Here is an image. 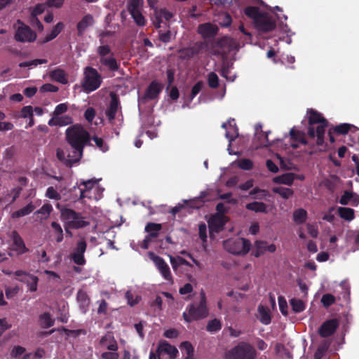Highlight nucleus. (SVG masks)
<instances>
[{
	"mask_svg": "<svg viewBox=\"0 0 359 359\" xmlns=\"http://www.w3.org/2000/svg\"><path fill=\"white\" fill-rule=\"evenodd\" d=\"M245 14L253 20L256 28L262 32H268L276 27L275 21L266 13L258 8L249 6L245 9Z\"/></svg>",
	"mask_w": 359,
	"mask_h": 359,
	"instance_id": "3",
	"label": "nucleus"
},
{
	"mask_svg": "<svg viewBox=\"0 0 359 359\" xmlns=\"http://www.w3.org/2000/svg\"><path fill=\"white\" fill-rule=\"evenodd\" d=\"M170 262L174 271H177L182 265L191 267V264L189 262L180 256H170Z\"/></svg>",
	"mask_w": 359,
	"mask_h": 359,
	"instance_id": "38",
	"label": "nucleus"
},
{
	"mask_svg": "<svg viewBox=\"0 0 359 359\" xmlns=\"http://www.w3.org/2000/svg\"><path fill=\"white\" fill-rule=\"evenodd\" d=\"M222 128L226 130L225 136L229 142V147L231 143L238 135V129L234 123V119H230L226 123L222 124Z\"/></svg>",
	"mask_w": 359,
	"mask_h": 359,
	"instance_id": "20",
	"label": "nucleus"
},
{
	"mask_svg": "<svg viewBox=\"0 0 359 359\" xmlns=\"http://www.w3.org/2000/svg\"><path fill=\"white\" fill-rule=\"evenodd\" d=\"M252 198L263 199L268 196L267 191L259 188H255L250 192Z\"/></svg>",
	"mask_w": 359,
	"mask_h": 359,
	"instance_id": "55",
	"label": "nucleus"
},
{
	"mask_svg": "<svg viewBox=\"0 0 359 359\" xmlns=\"http://www.w3.org/2000/svg\"><path fill=\"white\" fill-rule=\"evenodd\" d=\"M200 302L198 306H190L188 313H183L184 319L190 323L192 320L204 318L208 315V309L206 306V297L205 292L201 291L200 293Z\"/></svg>",
	"mask_w": 359,
	"mask_h": 359,
	"instance_id": "7",
	"label": "nucleus"
},
{
	"mask_svg": "<svg viewBox=\"0 0 359 359\" xmlns=\"http://www.w3.org/2000/svg\"><path fill=\"white\" fill-rule=\"evenodd\" d=\"M158 0H147L149 6L154 9V16L152 18L153 24L156 28L161 27V24L163 22V19L168 21L172 17V14L165 9H157L155 8Z\"/></svg>",
	"mask_w": 359,
	"mask_h": 359,
	"instance_id": "12",
	"label": "nucleus"
},
{
	"mask_svg": "<svg viewBox=\"0 0 359 359\" xmlns=\"http://www.w3.org/2000/svg\"><path fill=\"white\" fill-rule=\"evenodd\" d=\"M60 212L61 218L67 228L81 229L90 224L81 214L76 212L72 209L61 208Z\"/></svg>",
	"mask_w": 359,
	"mask_h": 359,
	"instance_id": "5",
	"label": "nucleus"
},
{
	"mask_svg": "<svg viewBox=\"0 0 359 359\" xmlns=\"http://www.w3.org/2000/svg\"><path fill=\"white\" fill-rule=\"evenodd\" d=\"M87 247V243L83 238H81L76 243L75 248L74 249L71 257L74 262L78 265H83L86 263V260L83 256Z\"/></svg>",
	"mask_w": 359,
	"mask_h": 359,
	"instance_id": "14",
	"label": "nucleus"
},
{
	"mask_svg": "<svg viewBox=\"0 0 359 359\" xmlns=\"http://www.w3.org/2000/svg\"><path fill=\"white\" fill-rule=\"evenodd\" d=\"M162 85L156 81H153L146 92V97L150 100L155 99L162 90Z\"/></svg>",
	"mask_w": 359,
	"mask_h": 359,
	"instance_id": "31",
	"label": "nucleus"
},
{
	"mask_svg": "<svg viewBox=\"0 0 359 359\" xmlns=\"http://www.w3.org/2000/svg\"><path fill=\"white\" fill-rule=\"evenodd\" d=\"M97 54L100 57V60L103 57H106L107 56H111L113 55L111 53V48L108 45H101L97 48Z\"/></svg>",
	"mask_w": 359,
	"mask_h": 359,
	"instance_id": "52",
	"label": "nucleus"
},
{
	"mask_svg": "<svg viewBox=\"0 0 359 359\" xmlns=\"http://www.w3.org/2000/svg\"><path fill=\"white\" fill-rule=\"evenodd\" d=\"M111 102L109 104V107L107 111V115L110 121L113 120L115 118V116L118 109V101L114 93H111Z\"/></svg>",
	"mask_w": 359,
	"mask_h": 359,
	"instance_id": "30",
	"label": "nucleus"
},
{
	"mask_svg": "<svg viewBox=\"0 0 359 359\" xmlns=\"http://www.w3.org/2000/svg\"><path fill=\"white\" fill-rule=\"evenodd\" d=\"M80 198H89L97 201L102 197L103 189L98 185V180L92 179L79 184Z\"/></svg>",
	"mask_w": 359,
	"mask_h": 359,
	"instance_id": "4",
	"label": "nucleus"
},
{
	"mask_svg": "<svg viewBox=\"0 0 359 359\" xmlns=\"http://www.w3.org/2000/svg\"><path fill=\"white\" fill-rule=\"evenodd\" d=\"M102 83V76L98 72L91 67H86L83 70V79L81 83L83 90L89 93L97 90Z\"/></svg>",
	"mask_w": 359,
	"mask_h": 359,
	"instance_id": "6",
	"label": "nucleus"
},
{
	"mask_svg": "<svg viewBox=\"0 0 359 359\" xmlns=\"http://www.w3.org/2000/svg\"><path fill=\"white\" fill-rule=\"evenodd\" d=\"M47 60L45 59H35L30 61L22 62L19 64L20 67H32L38 65L45 64Z\"/></svg>",
	"mask_w": 359,
	"mask_h": 359,
	"instance_id": "53",
	"label": "nucleus"
},
{
	"mask_svg": "<svg viewBox=\"0 0 359 359\" xmlns=\"http://www.w3.org/2000/svg\"><path fill=\"white\" fill-rule=\"evenodd\" d=\"M102 358L103 359H118V354L116 351H110L103 352L101 355Z\"/></svg>",
	"mask_w": 359,
	"mask_h": 359,
	"instance_id": "64",
	"label": "nucleus"
},
{
	"mask_svg": "<svg viewBox=\"0 0 359 359\" xmlns=\"http://www.w3.org/2000/svg\"><path fill=\"white\" fill-rule=\"evenodd\" d=\"M100 61L102 65L106 66L111 71H116L118 68L116 60L113 55L103 57L102 59L100 60Z\"/></svg>",
	"mask_w": 359,
	"mask_h": 359,
	"instance_id": "39",
	"label": "nucleus"
},
{
	"mask_svg": "<svg viewBox=\"0 0 359 359\" xmlns=\"http://www.w3.org/2000/svg\"><path fill=\"white\" fill-rule=\"evenodd\" d=\"M198 31L203 38H210L217 34L218 27L211 23H205L198 27Z\"/></svg>",
	"mask_w": 359,
	"mask_h": 359,
	"instance_id": "22",
	"label": "nucleus"
},
{
	"mask_svg": "<svg viewBox=\"0 0 359 359\" xmlns=\"http://www.w3.org/2000/svg\"><path fill=\"white\" fill-rule=\"evenodd\" d=\"M339 203L341 205L351 204L353 206H357L359 204V196L355 193L346 191L341 196Z\"/></svg>",
	"mask_w": 359,
	"mask_h": 359,
	"instance_id": "26",
	"label": "nucleus"
},
{
	"mask_svg": "<svg viewBox=\"0 0 359 359\" xmlns=\"http://www.w3.org/2000/svg\"><path fill=\"white\" fill-rule=\"evenodd\" d=\"M208 83L210 88H215L219 85V78L214 72H210L207 76Z\"/></svg>",
	"mask_w": 359,
	"mask_h": 359,
	"instance_id": "56",
	"label": "nucleus"
},
{
	"mask_svg": "<svg viewBox=\"0 0 359 359\" xmlns=\"http://www.w3.org/2000/svg\"><path fill=\"white\" fill-rule=\"evenodd\" d=\"M246 208L255 212H268V206L263 202H252L246 205Z\"/></svg>",
	"mask_w": 359,
	"mask_h": 359,
	"instance_id": "36",
	"label": "nucleus"
},
{
	"mask_svg": "<svg viewBox=\"0 0 359 359\" xmlns=\"http://www.w3.org/2000/svg\"><path fill=\"white\" fill-rule=\"evenodd\" d=\"M14 274L19 280L26 283L30 292L37 290L39 278L36 276L27 273L23 271H17Z\"/></svg>",
	"mask_w": 359,
	"mask_h": 359,
	"instance_id": "16",
	"label": "nucleus"
},
{
	"mask_svg": "<svg viewBox=\"0 0 359 359\" xmlns=\"http://www.w3.org/2000/svg\"><path fill=\"white\" fill-rule=\"evenodd\" d=\"M51 78L61 83H66L67 82L65 74L62 69H55L51 72Z\"/></svg>",
	"mask_w": 359,
	"mask_h": 359,
	"instance_id": "46",
	"label": "nucleus"
},
{
	"mask_svg": "<svg viewBox=\"0 0 359 359\" xmlns=\"http://www.w3.org/2000/svg\"><path fill=\"white\" fill-rule=\"evenodd\" d=\"M67 140L73 149L74 155L68 154L62 148L56 151L57 158L66 165L77 162L82 156L84 146L89 142L88 133L80 125H74L66 130Z\"/></svg>",
	"mask_w": 359,
	"mask_h": 359,
	"instance_id": "1",
	"label": "nucleus"
},
{
	"mask_svg": "<svg viewBox=\"0 0 359 359\" xmlns=\"http://www.w3.org/2000/svg\"><path fill=\"white\" fill-rule=\"evenodd\" d=\"M161 229V225L159 224L149 223L145 227V231L148 233V236L146 237L144 242H149L153 238H156Z\"/></svg>",
	"mask_w": 359,
	"mask_h": 359,
	"instance_id": "28",
	"label": "nucleus"
},
{
	"mask_svg": "<svg viewBox=\"0 0 359 359\" xmlns=\"http://www.w3.org/2000/svg\"><path fill=\"white\" fill-rule=\"evenodd\" d=\"M196 51L194 48H184L179 51V57L182 59H189L192 57Z\"/></svg>",
	"mask_w": 359,
	"mask_h": 359,
	"instance_id": "54",
	"label": "nucleus"
},
{
	"mask_svg": "<svg viewBox=\"0 0 359 359\" xmlns=\"http://www.w3.org/2000/svg\"><path fill=\"white\" fill-rule=\"evenodd\" d=\"M339 326L336 319H332L325 322L319 330V334L323 337L332 335Z\"/></svg>",
	"mask_w": 359,
	"mask_h": 359,
	"instance_id": "19",
	"label": "nucleus"
},
{
	"mask_svg": "<svg viewBox=\"0 0 359 359\" xmlns=\"http://www.w3.org/2000/svg\"><path fill=\"white\" fill-rule=\"evenodd\" d=\"M278 306L282 314L286 316L287 314V304L284 297H278Z\"/></svg>",
	"mask_w": 359,
	"mask_h": 359,
	"instance_id": "61",
	"label": "nucleus"
},
{
	"mask_svg": "<svg viewBox=\"0 0 359 359\" xmlns=\"http://www.w3.org/2000/svg\"><path fill=\"white\" fill-rule=\"evenodd\" d=\"M335 301V298L330 294H325L321 298V302L324 306L327 307L332 305Z\"/></svg>",
	"mask_w": 359,
	"mask_h": 359,
	"instance_id": "59",
	"label": "nucleus"
},
{
	"mask_svg": "<svg viewBox=\"0 0 359 359\" xmlns=\"http://www.w3.org/2000/svg\"><path fill=\"white\" fill-rule=\"evenodd\" d=\"M276 250V246L273 243H269L266 241H257L255 243L254 255L259 257L266 252H274Z\"/></svg>",
	"mask_w": 359,
	"mask_h": 359,
	"instance_id": "18",
	"label": "nucleus"
},
{
	"mask_svg": "<svg viewBox=\"0 0 359 359\" xmlns=\"http://www.w3.org/2000/svg\"><path fill=\"white\" fill-rule=\"evenodd\" d=\"M232 165H237L239 168L244 170H250L253 168V163L248 158L237 159L231 163Z\"/></svg>",
	"mask_w": 359,
	"mask_h": 359,
	"instance_id": "40",
	"label": "nucleus"
},
{
	"mask_svg": "<svg viewBox=\"0 0 359 359\" xmlns=\"http://www.w3.org/2000/svg\"><path fill=\"white\" fill-rule=\"evenodd\" d=\"M290 305L292 308V310L295 313H299L303 311L305 309V304L302 300L297 299H292L290 300Z\"/></svg>",
	"mask_w": 359,
	"mask_h": 359,
	"instance_id": "50",
	"label": "nucleus"
},
{
	"mask_svg": "<svg viewBox=\"0 0 359 359\" xmlns=\"http://www.w3.org/2000/svg\"><path fill=\"white\" fill-rule=\"evenodd\" d=\"M272 191L274 193L279 194L282 198L285 199H287L291 197L294 193L292 189L283 187H273Z\"/></svg>",
	"mask_w": 359,
	"mask_h": 359,
	"instance_id": "44",
	"label": "nucleus"
},
{
	"mask_svg": "<svg viewBox=\"0 0 359 359\" xmlns=\"http://www.w3.org/2000/svg\"><path fill=\"white\" fill-rule=\"evenodd\" d=\"M180 348L185 355L186 359H194V348L189 342H182Z\"/></svg>",
	"mask_w": 359,
	"mask_h": 359,
	"instance_id": "45",
	"label": "nucleus"
},
{
	"mask_svg": "<svg viewBox=\"0 0 359 359\" xmlns=\"http://www.w3.org/2000/svg\"><path fill=\"white\" fill-rule=\"evenodd\" d=\"M221 323L217 319L210 320L208 325L207 330L210 332H217L221 329Z\"/></svg>",
	"mask_w": 359,
	"mask_h": 359,
	"instance_id": "57",
	"label": "nucleus"
},
{
	"mask_svg": "<svg viewBox=\"0 0 359 359\" xmlns=\"http://www.w3.org/2000/svg\"><path fill=\"white\" fill-rule=\"evenodd\" d=\"M126 298L127 299L128 304L131 306L138 304L141 299V297L137 294H135L132 290H129L126 292Z\"/></svg>",
	"mask_w": 359,
	"mask_h": 359,
	"instance_id": "48",
	"label": "nucleus"
},
{
	"mask_svg": "<svg viewBox=\"0 0 359 359\" xmlns=\"http://www.w3.org/2000/svg\"><path fill=\"white\" fill-rule=\"evenodd\" d=\"M52 210V205L49 203H46L39 210H38L35 214L39 215L41 220L46 219L49 217Z\"/></svg>",
	"mask_w": 359,
	"mask_h": 359,
	"instance_id": "43",
	"label": "nucleus"
},
{
	"mask_svg": "<svg viewBox=\"0 0 359 359\" xmlns=\"http://www.w3.org/2000/svg\"><path fill=\"white\" fill-rule=\"evenodd\" d=\"M294 221L297 224H302L306 221V212L304 209H298L293 213Z\"/></svg>",
	"mask_w": 359,
	"mask_h": 359,
	"instance_id": "47",
	"label": "nucleus"
},
{
	"mask_svg": "<svg viewBox=\"0 0 359 359\" xmlns=\"http://www.w3.org/2000/svg\"><path fill=\"white\" fill-rule=\"evenodd\" d=\"M224 248L233 255H245L250 249V243L241 237H233L223 243Z\"/></svg>",
	"mask_w": 359,
	"mask_h": 359,
	"instance_id": "8",
	"label": "nucleus"
},
{
	"mask_svg": "<svg viewBox=\"0 0 359 359\" xmlns=\"http://www.w3.org/2000/svg\"><path fill=\"white\" fill-rule=\"evenodd\" d=\"M309 119V135L311 137H317V144H323L324 142V134L327 126V121L323 117L322 114L313 110L307 111Z\"/></svg>",
	"mask_w": 359,
	"mask_h": 359,
	"instance_id": "2",
	"label": "nucleus"
},
{
	"mask_svg": "<svg viewBox=\"0 0 359 359\" xmlns=\"http://www.w3.org/2000/svg\"><path fill=\"white\" fill-rule=\"evenodd\" d=\"M14 28L15 29L14 38L17 41L32 42L36 38L35 32L20 20L15 23Z\"/></svg>",
	"mask_w": 359,
	"mask_h": 359,
	"instance_id": "10",
	"label": "nucleus"
},
{
	"mask_svg": "<svg viewBox=\"0 0 359 359\" xmlns=\"http://www.w3.org/2000/svg\"><path fill=\"white\" fill-rule=\"evenodd\" d=\"M258 318L264 325H269L271 323L270 311L267 307L262 305L258 306Z\"/></svg>",
	"mask_w": 359,
	"mask_h": 359,
	"instance_id": "33",
	"label": "nucleus"
},
{
	"mask_svg": "<svg viewBox=\"0 0 359 359\" xmlns=\"http://www.w3.org/2000/svg\"><path fill=\"white\" fill-rule=\"evenodd\" d=\"M93 141L95 142L96 146L103 152L108 150V147L104 143L102 139L98 137H94Z\"/></svg>",
	"mask_w": 359,
	"mask_h": 359,
	"instance_id": "63",
	"label": "nucleus"
},
{
	"mask_svg": "<svg viewBox=\"0 0 359 359\" xmlns=\"http://www.w3.org/2000/svg\"><path fill=\"white\" fill-rule=\"evenodd\" d=\"M295 180L294 173L286 172L273 178L272 182L276 184L290 186Z\"/></svg>",
	"mask_w": 359,
	"mask_h": 359,
	"instance_id": "27",
	"label": "nucleus"
},
{
	"mask_svg": "<svg viewBox=\"0 0 359 359\" xmlns=\"http://www.w3.org/2000/svg\"><path fill=\"white\" fill-rule=\"evenodd\" d=\"M72 122V118L68 116H53L48 121L50 126H64L70 124Z\"/></svg>",
	"mask_w": 359,
	"mask_h": 359,
	"instance_id": "32",
	"label": "nucleus"
},
{
	"mask_svg": "<svg viewBox=\"0 0 359 359\" xmlns=\"http://www.w3.org/2000/svg\"><path fill=\"white\" fill-rule=\"evenodd\" d=\"M34 209L35 206L32 203H29L24 208L13 212L11 215V217L15 219L24 217L25 215L30 214Z\"/></svg>",
	"mask_w": 359,
	"mask_h": 359,
	"instance_id": "37",
	"label": "nucleus"
},
{
	"mask_svg": "<svg viewBox=\"0 0 359 359\" xmlns=\"http://www.w3.org/2000/svg\"><path fill=\"white\" fill-rule=\"evenodd\" d=\"M255 349L245 342L238 344L226 353V358L229 359H255Z\"/></svg>",
	"mask_w": 359,
	"mask_h": 359,
	"instance_id": "9",
	"label": "nucleus"
},
{
	"mask_svg": "<svg viewBox=\"0 0 359 359\" xmlns=\"http://www.w3.org/2000/svg\"><path fill=\"white\" fill-rule=\"evenodd\" d=\"M77 301L83 312H86L90 305V299L86 292L79 290L77 293Z\"/></svg>",
	"mask_w": 359,
	"mask_h": 359,
	"instance_id": "34",
	"label": "nucleus"
},
{
	"mask_svg": "<svg viewBox=\"0 0 359 359\" xmlns=\"http://www.w3.org/2000/svg\"><path fill=\"white\" fill-rule=\"evenodd\" d=\"M346 241L350 243L353 241V250H359V230H348L345 236Z\"/></svg>",
	"mask_w": 359,
	"mask_h": 359,
	"instance_id": "29",
	"label": "nucleus"
},
{
	"mask_svg": "<svg viewBox=\"0 0 359 359\" xmlns=\"http://www.w3.org/2000/svg\"><path fill=\"white\" fill-rule=\"evenodd\" d=\"M338 212L340 217L347 221H351L354 219V210L349 208H338Z\"/></svg>",
	"mask_w": 359,
	"mask_h": 359,
	"instance_id": "42",
	"label": "nucleus"
},
{
	"mask_svg": "<svg viewBox=\"0 0 359 359\" xmlns=\"http://www.w3.org/2000/svg\"><path fill=\"white\" fill-rule=\"evenodd\" d=\"M39 322L43 327H50L53 325V320L48 313H44L40 316Z\"/></svg>",
	"mask_w": 359,
	"mask_h": 359,
	"instance_id": "51",
	"label": "nucleus"
},
{
	"mask_svg": "<svg viewBox=\"0 0 359 359\" xmlns=\"http://www.w3.org/2000/svg\"><path fill=\"white\" fill-rule=\"evenodd\" d=\"M143 6L144 0H128V11L136 25L141 27L146 25V19L142 13Z\"/></svg>",
	"mask_w": 359,
	"mask_h": 359,
	"instance_id": "11",
	"label": "nucleus"
},
{
	"mask_svg": "<svg viewBox=\"0 0 359 359\" xmlns=\"http://www.w3.org/2000/svg\"><path fill=\"white\" fill-rule=\"evenodd\" d=\"M100 346L102 348H107L109 351H117L118 349L117 344L111 333H107L102 337Z\"/></svg>",
	"mask_w": 359,
	"mask_h": 359,
	"instance_id": "24",
	"label": "nucleus"
},
{
	"mask_svg": "<svg viewBox=\"0 0 359 359\" xmlns=\"http://www.w3.org/2000/svg\"><path fill=\"white\" fill-rule=\"evenodd\" d=\"M12 241L13 244L11 247V252L9 253L11 256L14 255H20L28 250L22 238L16 231H13L12 233Z\"/></svg>",
	"mask_w": 359,
	"mask_h": 359,
	"instance_id": "17",
	"label": "nucleus"
},
{
	"mask_svg": "<svg viewBox=\"0 0 359 359\" xmlns=\"http://www.w3.org/2000/svg\"><path fill=\"white\" fill-rule=\"evenodd\" d=\"M46 195L50 199L60 200L61 198L60 194L53 187L48 188Z\"/></svg>",
	"mask_w": 359,
	"mask_h": 359,
	"instance_id": "60",
	"label": "nucleus"
},
{
	"mask_svg": "<svg viewBox=\"0 0 359 359\" xmlns=\"http://www.w3.org/2000/svg\"><path fill=\"white\" fill-rule=\"evenodd\" d=\"M329 346L330 342L327 341L322 342L314 354V358L321 359L324 354L327 352Z\"/></svg>",
	"mask_w": 359,
	"mask_h": 359,
	"instance_id": "49",
	"label": "nucleus"
},
{
	"mask_svg": "<svg viewBox=\"0 0 359 359\" xmlns=\"http://www.w3.org/2000/svg\"><path fill=\"white\" fill-rule=\"evenodd\" d=\"M33 116V107L30 105L23 107L19 112V114L16 116L17 118L28 120V123L25 126V128H28L34 125V119Z\"/></svg>",
	"mask_w": 359,
	"mask_h": 359,
	"instance_id": "23",
	"label": "nucleus"
},
{
	"mask_svg": "<svg viewBox=\"0 0 359 359\" xmlns=\"http://www.w3.org/2000/svg\"><path fill=\"white\" fill-rule=\"evenodd\" d=\"M64 25L62 22H58L51 30L50 33L48 34L44 40L43 41V43L48 42L53 39H54L63 29Z\"/></svg>",
	"mask_w": 359,
	"mask_h": 359,
	"instance_id": "41",
	"label": "nucleus"
},
{
	"mask_svg": "<svg viewBox=\"0 0 359 359\" xmlns=\"http://www.w3.org/2000/svg\"><path fill=\"white\" fill-rule=\"evenodd\" d=\"M290 135L292 140L291 147L293 148H297L300 144H305L306 143L304 133L296 130L294 128L290 130Z\"/></svg>",
	"mask_w": 359,
	"mask_h": 359,
	"instance_id": "25",
	"label": "nucleus"
},
{
	"mask_svg": "<svg viewBox=\"0 0 359 359\" xmlns=\"http://www.w3.org/2000/svg\"><path fill=\"white\" fill-rule=\"evenodd\" d=\"M151 259L154 262L156 267L158 270L162 277L169 283H172V276L170 270L169 266L167 263L160 257L155 255L153 253H149Z\"/></svg>",
	"mask_w": 359,
	"mask_h": 359,
	"instance_id": "13",
	"label": "nucleus"
},
{
	"mask_svg": "<svg viewBox=\"0 0 359 359\" xmlns=\"http://www.w3.org/2000/svg\"><path fill=\"white\" fill-rule=\"evenodd\" d=\"M157 352L159 353H165L171 359H175L178 355L177 349L168 344L166 341H161L159 342Z\"/></svg>",
	"mask_w": 359,
	"mask_h": 359,
	"instance_id": "21",
	"label": "nucleus"
},
{
	"mask_svg": "<svg viewBox=\"0 0 359 359\" xmlns=\"http://www.w3.org/2000/svg\"><path fill=\"white\" fill-rule=\"evenodd\" d=\"M68 107L66 103H61L57 105L53 113V116H59L67 111Z\"/></svg>",
	"mask_w": 359,
	"mask_h": 359,
	"instance_id": "58",
	"label": "nucleus"
},
{
	"mask_svg": "<svg viewBox=\"0 0 359 359\" xmlns=\"http://www.w3.org/2000/svg\"><path fill=\"white\" fill-rule=\"evenodd\" d=\"M226 221L227 218L224 214L217 213L212 215L208 220L210 236H213V233L221 231Z\"/></svg>",
	"mask_w": 359,
	"mask_h": 359,
	"instance_id": "15",
	"label": "nucleus"
},
{
	"mask_svg": "<svg viewBox=\"0 0 359 359\" xmlns=\"http://www.w3.org/2000/svg\"><path fill=\"white\" fill-rule=\"evenodd\" d=\"M46 8V4H39L36 5L32 11V15L36 18L37 15H41L44 12Z\"/></svg>",
	"mask_w": 359,
	"mask_h": 359,
	"instance_id": "62",
	"label": "nucleus"
},
{
	"mask_svg": "<svg viewBox=\"0 0 359 359\" xmlns=\"http://www.w3.org/2000/svg\"><path fill=\"white\" fill-rule=\"evenodd\" d=\"M93 18L90 15H85L77 25L79 34H81L86 29L93 25Z\"/></svg>",
	"mask_w": 359,
	"mask_h": 359,
	"instance_id": "35",
	"label": "nucleus"
}]
</instances>
